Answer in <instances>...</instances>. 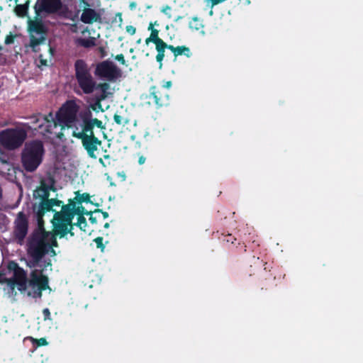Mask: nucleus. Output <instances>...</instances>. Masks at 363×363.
Segmentation results:
<instances>
[{
  "instance_id": "57",
  "label": "nucleus",
  "mask_w": 363,
  "mask_h": 363,
  "mask_svg": "<svg viewBox=\"0 0 363 363\" xmlns=\"http://www.w3.org/2000/svg\"><path fill=\"white\" fill-rule=\"evenodd\" d=\"M110 226L109 223H106L104 225V228H108Z\"/></svg>"
},
{
  "instance_id": "34",
  "label": "nucleus",
  "mask_w": 363,
  "mask_h": 363,
  "mask_svg": "<svg viewBox=\"0 0 363 363\" xmlns=\"http://www.w3.org/2000/svg\"><path fill=\"white\" fill-rule=\"evenodd\" d=\"M56 236H58V235H55V232L52 230V233L50 234L48 240H47L48 253L50 252V249L53 248L54 247H57L58 246Z\"/></svg>"
},
{
  "instance_id": "50",
  "label": "nucleus",
  "mask_w": 363,
  "mask_h": 363,
  "mask_svg": "<svg viewBox=\"0 0 363 363\" xmlns=\"http://www.w3.org/2000/svg\"><path fill=\"white\" fill-rule=\"evenodd\" d=\"M89 221L93 224L97 223L96 218L94 217L92 215H91V216L89 217Z\"/></svg>"
},
{
  "instance_id": "28",
  "label": "nucleus",
  "mask_w": 363,
  "mask_h": 363,
  "mask_svg": "<svg viewBox=\"0 0 363 363\" xmlns=\"http://www.w3.org/2000/svg\"><path fill=\"white\" fill-rule=\"evenodd\" d=\"M75 43L78 46L89 48L95 46L96 40L93 37H89L88 38H79L75 40Z\"/></svg>"
},
{
  "instance_id": "36",
  "label": "nucleus",
  "mask_w": 363,
  "mask_h": 363,
  "mask_svg": "<svg viewBox=\"0 0 363 363\" xmlns=\"http://www.w3.org/2000/svg\"><path fill=\"white\" fill-rule=\"evenodd\" d=\"M29 339L31 340L33 346L35 347L46 346L48 345V342L47 341V340L45 337L36 339V338L30 337Z\"/></svg>"
},
{
  "instance_id": "16",
  "label": "nucleus",
  "mask_w": 363,
  "mask_h": 363,
  "mask_svg": "<svg viewBox=\"0 0 363 363\" xmlns=\"http://www.w3.org/2000/svg\"><path fill=\"white\" fill-rule=\"evenodd\" d=\"M223 238H219L223 245L228 249L233 250L235 248L238 250V253L246 252V245L244 242H237V239L232 234H222Z\"/></svg>"
},
{
  "instance_id": "63",
  "label": "nucleus",
  "mask_w": 363,
  "mask_h": 363,
  "mask_svg": "<svg viewBox=\"0 0 363 363\" xmlns=\"http://www.w3.org/2000/svg\"><path fill=\"white\" fill-rule=\"evenodd\" d=\"M271 282H272L271 285H270V284H268V285L269 286V288L271 286H273V284H274V281H271Z\"/></svg>"
},
{
  "instance_id": "24",
  "label": "nucleus",
  "mask_w": 363,
  "mask_h": 363,
  "mask_svg": "<svg viewBox=\"0 0 363 363\" xmlns=\"http://www.w3.org/2000/svg\"><path fill=\"white\" fill-rule=\"evenodd\" d=\"M169 50L172 52L175 59L180 55H184L187 57H190L192 55L190 48L186 45L174 47L172 45H169Z\"/></svg>"
},
{
  "instance_id": "55",
  "label": "nucleus",
  "mask_w": 363,
  "mask_h": 363,
  "mask_svg": "<svg viewBox=\"0 0 363 363\" xmlns=\"http://www.w3.org/2000/svg\"><path fill=\"white\" fill-rule=\"evenodd\" d=\"M40 62L43 65H47V60H40Z\"/></svg>"
},
{
  "instance_id": "60",
  "label": "nucleus",
  "mask_w": 363,
  "mask_h": 363,
  "mask_svg": "<svg viewBox=\"0 0 363 363\" xmlns=\"http://www.w3.org/2000/svg\"><path fill=\"white\" fill-rule=\"evenodd\" d=\"M2 277H3V274L0 273V282H1V281H2V280H1Z\"/></svg>"
},
{
  "instance_id": "39",
  "label": "nucleus",
  "mask_w": 363,
  "mask_h": 363,
  "mask_svg": "<svg viewBox=\"0 0 363 363\" xmlns=\"http://www.w3.org/2000/svg\"><path fill=\"white\" fill-rule=\"evenodd\" d=\"M103 240L104 239L102 237H97L94 240L96 245V247L101 249V251H103L105 248V245L103 243Z\"/></svg>"
},
{
  "instance_id": "32",
  "label": "nucleus",
  "mask_w": 363,
  "mask_h": 363,
  "mask_svg": "<svg viewBox=\"0 0 363 363\" xmlns=\"http://www.w3.org/2000/svg\"><path fill=\"white\" fill-rule=\"evenodd\" d=\"M189 28L191 30H199L203 27L202 20L198 17L192 18L191 21H189Z\"/></svg>"
},
{
  "instance_id": "37",
  "label": "nucleus",
  "mask_w": 363,
  "mask_h": 363,
  "mask_svg": "<svg viewBox=\"0 0 363 363\" xmlns=\"http://www.w3.org/2000/svg\"><path fill=\"white\" fill-rule=\"evenodd\" d=\"M76 226L79 227V229L84 232L86 231V227L87 226V222L84 216H77V221L76 223Z\"/></svg>"
},
{
  "instance_id": "61",
  "label": "nucleus",
  "mask_w": 363,
  "mask_h": 363,
  "mask_svg": "<svg viewBox=\"0 0 363 363\" xmlns=\"http://www.w3.org/2000/svg\"><path fill=\"white\" fill-rule=\"evenodd\" d=\"M154 24V26H158V23H157V21H155V23H152Z\"/></svg>"
},
{
  "instance_id": "15",
  "label": "nucleus",
  "mask_w": 363,
  "mask_h": 363,
  "mask_svg": "<svg viewBox=\"0 0 363 363\" xmlns=\"http://www.w3.org/2000/svg\"><path fill=\"white\" fill-rule=\"evenodd\" d=\"M150 98L153 99V102L157 108L167 106L169 104V93L164 87L152 86L150 88Z\"/></svg>"
},
{
  "instance_id": "54",
  "label": "nucleus",
  "mask_w": 363,
  "mask_h": 363,
  "mask_svg": "<svg viewBox=\"0 0 363 363\" xmlns=\"http://www.w3.org/2000/svg\"><path fill=\"white\" fill-rule=\"evenodd\" d=\"M99 162L104 167H106V164H105L102 158H99Z\"/></svg>"
},
{
  "instance_id": "29",
  "label": "nucleus",
  "mask_w": 363,
  "mask_h": 363,
  "mask_svg": "<svg viewBox=\"0 0 363 363\" xmlns=\"http://www.w3.org/2000/svg\"><path fill=\"white\" fill-rule=\"evenodd\" d=\"M37 221H38V226L33 231V233H39V235H50L51 233L45 230V227H44L45 222L43 220V217H37Z\"/></svg>"
},
{
  "instance_id": "47",
  "label": "nucleus",
  "mask_w": 363,
  "mask_h": 363,
  "mask_svg": "<svg viewBox=\"0 0 363 363\" xmlns=\"http://www.w3.org/2000/svg\"><path fill=\"white\" fill-rule=\"evenodd\" d=\"M264 277L265 281H274L275 279V277L273 276V274L269 272H266Z\"/></svg>"
},
{
  "instance_id": "9",
  "label": "nucleus",
  "mask_w": 363,
  "mask_h": 363,
  "mask_svg": "<svg viewBox=\"0 0 363 363\" xmlns=\"http://www.w3.org/2000/svg\"><path fill=\"white\" fill-rule=\"evenodd\" d=\"M79 106L74 100L67 101L55 114L57 120L65 125L67 128L72 127L73 123L77 121V113Z\"/></svg>"
},
{
  "instance_id": "41",
  "label": "nucleus",
  "mask_w": 363,
  "mask_h": 363,
  "mask_svg": "<svg viewBox=\"0 0 363 363\" xmlns=\"http://www.w3.org/2000/svg\"><path fill=\"white\" fill-rule=\"evenodd\" d=\"M84 211H85V208L84 206H82V205L78 206L74 210V216H84Z\"/></svg>"
},
{
  "instance_id": "10",
  "label": "nucleus",
  "mask_w": 363,
  "mask_h": 363,
  "mask_svg": "<svg viewBox=\"0 0 363 363\" xmlns=\"http://www.w3.org/2000/svg\"><path fill=\"white\" fill-rule=\"evenodd\" d=\"M28 218L23 211L17 213L13 221L12 238L15 242L22 245L28 233Z\"/></svg>"
},
{
  "instance_id": "64",
  "label": "nucleus",
  "mask_w": 363,
  "mask_h": 363,
  "mask_svg": "<svg viewBox=\"0 0 363 363\" xmlns=\"http://www.w3.org/2000/svg\"><path fill=\"white\" fill-rule=\"evenodd\" d=\"M166 9L169 10V9H170V7H169V6H166Z\"/></svg>"
},
{
  "instance_id": "12",
  "label": "nucleus",
  "mask_w": 363,
  "mask_h": 363,
  "mask_svg": "<svg viewBox=\"0 0 363 363\" xmlns=\"http://www.w3.org/2000/svg\"><path fill=\"white\" fill-rule=\"evenodd\" d=\"M50 235L32 233L28 239L27 252L45 256L48 254L47 240Z\"/></svg>"
},
{
  "instance_id": "27",
  "label": "nucleus",
  "mask_w": 363,
  "mask_h": 363,
  "mask_svg": "<svg viewBox=\"0 0 363 363\" xmlns=\"http://www.w3.org/2000/svg\"><path fill=\"white\" fill-rule=\"evenodd\" d=\"M56 220H54V218H52V219L51 220V223L52 224V227H53V231L55 232V235H58V236L60 238H65L67 234H69V235L71 237H74V233L73 231L74 228V226H76V223H73L72 220H71V223L69 225H68L67 226V230H69L68 232H67L66 233H64L62 235V233H61L58 230L57 228H56L57 225H56Z\"/></svg>"
},
{
  "instance_id": "51",
  "label": "nucleus",
  "mask_w": 363,
  "mask_h": 363,
  "mask_svg": "<svg viewBox=\"0 0 363 363\" xmlns=\"http://www.w3.org/2000/svg\"><path fill=\"white\" fill-rule=\"evenodd\" d=\"M145 162V157H143V156H141L139 157V160H138V163L140 164H143Z\"/></svg>"
},
{
  "instance_id": "8",
  "label": "nucleus",
  "mask_w": 363,
  "mask_h": 363,
  "mask_svg": "<svg viewBox=\"0 0 363 363\" xmlns=\"http://www.w3.org/2000/svg\"><path fill=\"white\" fill-rule=\"evenodd\" d=\"M35 13L38 16L45 12L48 14H57L61 17H67L68 8L63 5L61 0H38L34 6Z\"/></svg>"
},
{
  "instance_id": "58",
  "label": "nucleus",
  "mask_w": 363,
  "mask_h": 363,
  "mask_svg": "<svg viewBox=\"0 0 363 363\" xmlns=\"http://www.w3.org/2000/svg\"><path fill=\"white\" fill-rule=\"evenodd\" d=\"M183 18V16H177L176 18H175V21H178L179 20L182 19Z\"/></svg>"
},
{
  "instance_id": "25",
  "label": "nucleus",
  "mask_w": 363,
  "mask_h": 363,
  "mask_svg": "<svg viewBox=\"0 0 363 363\" xmlns=\"http://www.w3.org/2000/svg\"><path fill=\"white\" fill-rule=\"evenodd\" d=\"M29 256V260L27 262V266L30 268L43 267V262L42 263V259L44 257L43 255L28 252Z\"/></svg>"
},
{
  "instance_id": "11",
  "label": "nucleus",
  "mask_w": 363,
  "mask_h": 363,
  "mask_svg": "<svg viewBox=\"0 0 363 363\" xmlns=\"http://www.w3.org/2000/svg\"><path fill=\"white\" fill-rule=\"evenodd\" d=\"M48 266H51L50 259L43 262V267L42 269H34L30 273V278L28 280V284L33 289L40 288L41 290L49 289V279L48 276L43 274V271Z\"/></svg>"
},
{
  "instance_id": "31",
  "label": "nucleus",
  "mask_w": 363,
  "mask_h": 363,
  "mask_svg": "<svg viewBox=\"0 0 363 363\" xmlns=\"http://www.w3.org/2000/svg\"><path fill=\"white\" fill-rule=\"evenodd\" d=\"M78 203L82 204V203H91L90 196L88 193L79 194V191L76 192V197L74 198Z\"/></svg>"
},
{
  "instance_id": "62",
  "label": "nucleus",
  "mask_w": 363,
  "mask_h": 363,
  "mask_svg": "<svg viewBox=\"0 0 363 363\" xmlns=\"http://www.w3.org/2000/svg\"><path fill=\"white\" fill-rule=\"evenodd\" d=\"M165 11H167V9L166 8L162 10V12L165 13Z\"/></svg>"
},
{
  "instance_id": "45",
  "label": "nucleus",
  "mask_w": 363,
  "mask_h": 363,
  "mask_svg": "<svg viewBox=\"0 0 363 363\" xmlns=\"http://www.w3.org/2000/svg\"><path fill=\"white\" fill-rule=\"evenodd\" d=\"M33 297L34 298H40L42 296V292L44 290H41L40 288L33 289Z\"/></svg>"
},
{
  "instance_id": "17",
  "label": "nucleus",
  "mask_w": 363,
  "mask_h": 363,
  "mask_svg": "<svg viewBox=\"0 0 363 363\" xmlns=\"http://www.w3.org/2000/svg\"><path fill=\"white\" fill-rule=\"evenodd\" d=\"M62 201L57 199H50L49 200L40 201L38 211L36 212L37 217H43L47 212L52 211L55 213L53 206H60Z\"/></svg>"
},
{
  "instance_id": "3",
  "label": "nucleus",
  "mask_w": 363,
  "mask_h": 363,
  "mask_svg": "<svg viewBox=\"0 0 363 363\" xmlns=\"http://www.w3.org/2000/svg\"><path fill=\"white\" fill-rule=\"evenodd\" d=\"M41 118L43 122L35 127V129L38 128L41 133L49 139L64 140L63 130L67 128V126L57 120L56 115L54 116L52 112H50L47 115L38 114L33 117V121L32 123L37 124Z\"/></svg>"
},
{
  "instance_id": "35",
  "label": "nucleus",
  "mask_w": 363,
  "mask_h": 363,
  "mask_svg": "<svg viewBox=\"0 0 363 363\" xmlns=\"http://www.w3.org/2000/svg\"><path fill=\"white\" fill-rule=\"evenodd\" d=\"M79 117L81 118V122H84L85 121H91L93 118L91 109L87 107L86 108L82 110L79 113Z\"/></svg>"
},
{
  "instance_id": "2",
  "label": "nucleus",
  "mask_w": 363,
  "mask_h": 363,
  "mask_svg": "<svg viewBox=\"0 0 363 363\" xmlns=\"http://www.w3.org/2000/svg\"><path fill=\"white\" fill-rule=\"evenodd\" d=\"M45 155V147L40 140H33L25 144L21 153V162L27 172H33L40 165Z\"/></svg>"
},
{
  "instance_id": "44",
  "label": "nucleus",
  "mask_w": 363,
  "mask_h": 363,
  "mask_svg": "<svg viewBox=\"0 0 363 363\" xmlns=\"http://www.w3.org/2000/svg\"><path fill=\"white\" fill-rule=\"evenodd\" d=\"M126 32L130 35H133L136 32V28L133 26H127L125 27Z\"/></svg>"
},
{
  "instance_id": "59",
  "label": "nucleus",
  "mask_w": 363,
  "mask_h": 363,
  "mask_svg": "<svg viewBox=\"0 0 363 363\" xmlns=\"http://www.w3.org/2000/svg\"><path fill=\"white\" fill-rule=\"evenodd\" d=\"M104 159H110V155H104Z\"/></svg>"
},
{
  "instance_id": "21",
  "label": "nucleus",
  "mask_w": 363,
  "mask_h": 363,
  "mask_svg": "<svg viewBox=\"0 0 363 363\" xmlns=\"http://www.w3.org/2000/svg\"><path fill=\"white\" fill-rule=\"evenodd\" d=\"M54 180L52 179V184L50 186L46 184L44 182H41L40 187L37 189L38 196L40 201L49 200L50 191H55L54 186Z\"/></svg>"
},
{
  "instance_id": "19",
  "label": "nucleus",
  "mask_w": 363,
  "mask_h": 363,
  "mask_svg": "<svg viewBox=\"0 0 363 363\" xmlns=\"http://www.w3.org/2000/svg\"><path fill=\"white\" fill-rule=\"evenodd\" d=\"M130 121V116L127 108H125L123 106H121L113 115V121L117 125L124 127L129 124Z\"/></svg>"
},
{
  "instance_id": "46",
  "label": "nucleus",
  "mask_w": 363,
  "mask_h": 363,
  "mask_svg": "<svg viewBox=\"0 0 363 363\" xmlns=\"http://www.w3.org/2000/svg\"><path fill=\"white\" fill-rule=\"evenodd\" d=\"M115 60L118 61L121 65H125V60L123 54H118L115 57Z\"/></svg>"
},
{
  "instance_id": "52",
  "label": "nucleus",
  "mask_w": 363,
  "mask_h": 363,
  "mask_svg": "<svg viewBox=\"0 0 363 363\" xmlns=\"http://www.w3.org/2000/svg\"><path fill=\"white\" fill-rule=\"evenodd\" d=\"M261 285H262V287H261V289H262V290H263V289L267 290V289H269V286L268 285V284H265V283H262V282L261 283Z\"/></svg>"
},
{
  "instance_id": "42",
  "label": "nucleus",
  "mask_w": 363,
  "mask_h": 363,
  "mask_svg": "<svg viewBox=\"0 0 363 363\" xmlns=\"http://www.w3.org/2000/svg\"><path fill=\"white\" fill-rule=\"evenodd\" d=\"M15 35L10 33L9 35H7L5 38L4 43L6 45H10L13 43L14 42Z\"/></svg>"
},
{
  "instance_id": "20",
  "label": "nucleus",
  "mask_w": 363,
  "mask_h": 363,
  "mask_svg": "<svg viewBox=\"0 0 363 363\" xmlns=\"http://www.w3.org/2000/svg\"><path fill=\"white\" fill-rule=\"evenodd\" d=\"M80 126L82 130L80 131H78V128L76 127L75 130H73L72 135L74 138H79L82 137L81 135H84L85 136H89V135H95L94 133V125L91 122V121H87L81 122Z\"/></svg>"
},
{
  "instance_id": "48",
  "label": "nucleus",
  "mask_w": 363,
  "mask_h": 363,
  "mask_svg": "<svg viewBox=\"0 0 363 363\" xmlns=\"http://www.w3.org/2000/svg\"><path fill=\"white\" fill-rule=\"evenodd\" d=\"M94 213H101L104 218H107L108 217V213L106 211H103L101 209L97 208L94 211Z\"/></svg>"
},
{
  "instance_id": "23",
  "label": "nucleus",
  "mask_w": 363,
  "mask_h": 363,
  "mask_svg": "<svg viewBox=\"0 0 363 363\" xmlns=\"http://www.w3.org/2000/svg\"><path fill=\"white\" fill-rule=\"evenodd\" d=\"M111 89V85L109 84V82H104L101 83H97L95 86V91L100 90V94L97 95L96 96L106 100L107 98H108L110 96H111L113 94L109 91Z\"/></svg>"
},
{
  "instance_id": "13",
  "label": "nucleus",
  "mask_w": 363,
  "mask_h": 363,
  "mask_svg": "<svg viewBox=\"0 0 363 363\" xmlns=\"http://www.w3.org/2000/svg\"><path fill=\"white\" fill-rule=\"evenodd\" d=\"M7 268L9 271L13 272V282L18 286L19 291H26L28 286V279L26 271L19 267L15 261H10L8 263Z\"/></svg>"
},
{
  "instance_id": "40",
  "label": "nucleus",
  "mask_w": 363,
  "mask_h": 363,
  "mask_svg": "<svg viewBox=\"0 0 363 363\" xmlns=\"http://www.w3.org/2000/svg\"><path fill=\"white\" fill-rule=\"evenodd\" d=\"M118 23V26L121 27L123 23L122 13L121 12H118L116 13L115 18L112 20V23Z\"/></svg>"
},
{
  "instance_id": "33",
  "label": "nucleus",
  "mask_w": 363,
  "mask_h": 363,
  "mask_svg": "<svg viewBox=\"0 0 363 363\" xmlns=\"http://www.w3.org/2000/svg\"><path fill=\"white\" fill-rule=\"evenodd\" d=\"M104 101V99H102L98 96H96V101L94 104H91L89 106V108L92 111H95L96 113H99V111H104V109L102 108L101 101Z\"/></svg>"
},
{
  "instance_id": "14",
  "label": "nucleus",
  "mask_w": 363,
  "mask_h": 363,
  "mask_svg": "<svg viewBox=\"0 0 363 363\" xmlns=\"http://www.w3.org/2000/svg\"><path fill=\"white\" fill-rule=\"evenodd\" d=\"M81 136L77 138L81 140L82 147L86 151L88 156L92 159H96L95 152L98 150V147L101 145V140L96 135H89V136H85L82 135Z\"/></svg>"
},
{
  "instance_id": "38",
  "label": "nucleus",
  "mask_w": 363,
  "mask_h": 363,
  "mask_svg": "<svg viewBox=\"0 0 363 363\" xmlns=\"http://www.w3.org/2000/svg\"><path fill=\"white\" fill-rule=\"evenodd\" d=\"M91 121L94 125V127L96 126L101 130L105 129V125H104L103 122L101 120H99L96 118H93Z\"/></svg>"
},
{
  "instance_id": "26",
  "label": "nucleus",
  "mask_w": 363,
  "mask_h": 363,
  "mask_svg": "<svg viewBox=\"0 0 363 363\" xmlns=\"http://www.w3.org/2000/svg\"><path fill=\"white\" fill-rule=\"evenodd\" d=\"M148 30H150V35L145 39L146 45H149L150 43H156L163 40L159 37V30L154 28L152 22L150 23Z\"/></svg>"
},
{
  "instance_id": "18",
  "label": "nucleus",
  "mask_w": 363,
  "mask_h": 363,
  "mask_svg": "<svg viewBox=\"0 0 363 363\" xmlns=\"http://www.w3.org/2000/svg\"><path fill=\"white\" fill-rule=\"evenodd\" d=\"M84 6V9L81 15V21L86 24H92L95 22H101V18L100 14L96 12L94 9L87 8L88 6Z\"/></svg>"
},
{
  "instance_id": "22",
  "label": "nucleus",
  "mask_w": 363,
  "mask_h": 363,
  "mask_svg": "<svg viewBox=\"0 0 363 363\" xmlns=\"http://www.w3.org/2000/svg\"><path fill=\"white\" fill-rule=\"evenodd\" d=\"M154 44L155 45V50L157 52L155 59L156 61L160 64V68H161L162 67V61L164 58L165 50H169V45H167L164 40Z\"/></svg>"
},
{
  "instance_id": "53",
  "label": "nucleus",
  "mask_w": 363,
  "mask_h": 363,
  "mask_svg": "<svg viewBox=\"0 0 363 363\" xmlns=\"http://www.w3.org/2000/svg\"><path fill=\"white\" fill-rule=\"evenodd\" d=\"M93 213H94V211H89L85 209V211L84 213V216L86 215V216H91V215H92Z\"/></svg>"
},
{
  "instance_id": "56",
  "label": "nucleus",
  "mask_w": 363,
  "mask_h": 363,
  "mask_svg": "<svg viewBox=\"0 0 363 363\" xmlns=\"http://www.w3.org/2000/svg\"><path fill=\"white\" fill-rule=\"evenodd\" d=\"M50 252H51L52 255H53V256H54V255H56L55 251L52 248V249H50Z\"/></svg>"
},
{
  "instance_id": "4",
  "label": "nucleus",
  "mask_w": 363,
  "mask_h": 363,
  "mask_svg": "<svg viewBox=\"0 0 363 363\" xmlns=\"http://www.w3.org/2000/svg\"><path fill=\"white\" fill-rule=\"evenodd\" d=\"M27 138V132L23 128L16 127L3 130L0 132V143L8 150L19 148Z\"/></svg>"
},
{
  "instance_id": "7",
  "label": "nucleus",
  "mask_w": 363,
  "mask_h": 363,
  "mask_svg": "<svg viewBox=\"0 0 363 363\" xmlns=\"http://www.w3.org/2000/svg\"><path fill=\"white\" fill-rule=\"evenodd\" d=\"M28 31L29 33V46L33 52H37V47L46 40L47 28L41 20H30Z\"/></svg>"
},
{
  "instance_id": "43",
  "label": "nucleus",
  "mask_w": 363,
  "mask_h": 363,
  "mask_svg": "<svg viewBox=\"0 0 363 363\" xmlns=\"http://www.w3.org/2000/svg\"><path fill=\"white\" fill-rule=\"evenodd\" d=\"M43 320H51V314L49 308H46L43 310Z\"/></svg>"
},
{
  "instance_id": "5",
  "label": "nucleus",
  "mask_w": 363,
  "mask_h": 363,
  "mask_svg": "<svg viewBox=\"0 0 363 363\" xmlns=\"http://www.w3.org/2000/svg\"><path fill=\"white\" fill-rule=\"evenodd\" d=\"M77 201L74 199H69L68 203L61 204V210L60 211H55L53 216L54 220H56V228L57 230L62 233H66L69 230H67V226L71 223V220H73L74 218V210L77 206Z\"/></svg>"
},
{
  "instance_id": "6",
  "label": "nucleus",
  "mask_w": 363,
  "mask_h": 363,
  "mask_svg": "<svg viewBox=\"0 0 363 363\" xmlns=\"http://www.w3.org/2000/svg\"><path fill=\"white\" fill-rule=\"evenodd\" d=\"M94 74L99 79L116 82L122 77V71L113 62L106 60L96 65Z\"/></svg>"
},
{
  "instance_id": "49",
  "label": "nucleus",
  "mask_w": 363,
  "mask_h": 363,
  "mask_svg": "<svg viewBox=\"0 0 363 363\" xmlns=\"http://www.w3.org/2000/svg\"><path fill=\"white\" fill-rule=\"evenodd\" d=\"M171 86H172V82L171 81H168L163 86H162L161 87H164V89H166L170 88Z\"/></svg>"
},
{
  "instance_id": "30",
  "label": "nucleus",
  "mask_w": 363,
  "mask_h": 363,
  "mask_svg": "<svg viewBox=\"0 0 363 363\" xmlns=\"http://www.w3.org/2000/svg\"><path fill=\"white\" fill-rule=\"evenodd\" d=\"M28 4L29 1H27L24 4H18L15 9L16 14L21 17L26 16L28 10Z\"/></svg>"
},
{
  "instance_id": "1",
  "label": "nucleus",
  "mask_w": 363,
  "mask_h": 363,
  "mask_svg": "<svg viewBox=\"0 0 363 363\" xmlns=\"http://www.w3.org/2000/svg\"><path fill=\"white\" fill-rule=\"evenodd\" d=\"M74 70L76 81L75 93L79 95L93 94L95 91L96 80L92 75L88 63L84 60L78 59L74 63Z\"/></svg>"
}]
</instances>
